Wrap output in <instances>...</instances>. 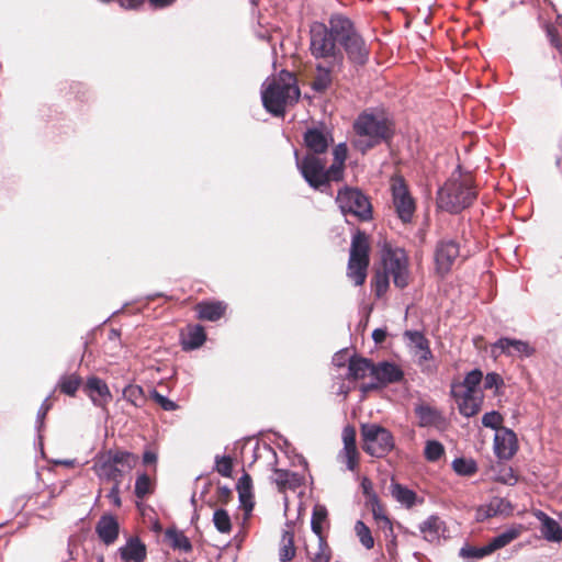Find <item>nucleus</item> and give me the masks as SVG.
Returning a JSON list of instances; mask_svg holds the SVG:
<instances>
[{"label":"nucleus","mask_w":562,"mask_h":562,"mask_svg":"<svg viewBox=\"0 0 562 562\" xmlns=\"http://www.w3.org/2000/svg\"><path fill=\"white\" fill-rule=\"evenodd\" d=\"M299 98L300 89L296 86V79L286 70H282L277 77L268 78L262 85V104L276 116L283 115L285 106L297 101Z\"/></svg>","instance_id":"nucleus-1"},{"label":"nucleus","mask_w":562,"mask_h":562,"mask_svg":"<svg viewBox=\"0 0 562 562\" xmlns=\"http://www.w3.org/2000/svg\"><path fill=\"white\" fill-rule=\"evenodd\" d=\"M336 20H345L342 15H333L328 26L324 23H314L310 30V52L316 59H324L331 67H341L344 54L337 43L340 44V35L334 30Z\"/></svg>","instance_id":"nucleus-2"},{"label":"nucleus","mask_w":562,"mask_h":562,"mask_svg":"<svg viewBox=\"0 0 562 562\" xmlns=\"http://www.w3.org/2000/svg\"><path fill=\"white\" fill-rule=\"evenodd\" d=\"M353 126L358 136L353 145L361 153L389 140L393 135L391 122L379 114L362 113Z\"/></svg>","instance_id":"nucleus-3"},{"label":"nucleus","mask_w":562,"mask_h":562,"mask_svg":"<svg viewBox=\"0 0 562 562\" xmlns=\"http://www.w3.org/2000/svg\"><path fill=\"white\" fill-rule=\"evenodd\" d=\"M475 198L471 178L453 173L438 191V206L449 213H459Z\"/></svg>","instance_id":"nucleus-4"},{"label":"nucleus","mask_w":562,"mask_h":562,"mask_svg":"<svg viewBox=\"0 0 562 562\" xmlns=\"http://www.w3.org/2000/svg\"><path fill=\"white\" fill-rule=\"evenodd\" d=\"M363 451L374 458H384L395 447L392 432L378 424H362L360 428Z\"/></svg>","instance_id":"nucleus-5"},{"label":"nucleus","mask_w":562,"mask_h":562,"mask_svg":"<svg viewBox=\"0 0 562 562\" xmlns=\"http://www.w3.org/2000/svg\"><path fill=\"white\" fill-rule=\"evenodd\" d=\"M334 30L340 35V45L344 47L349 60L356 65H364L369 58V48L363 38L357 33L352 22L336 20Z\"/></svg>","instance_id":"nucleus-6"},{"label":"nucleus","mask_w":562,"mask_h":562,"mask_svg":"<svg viewBox=\"0 0 562 562\" xmlns=\"http://www.w3.org/2000/svg\"><path fill=\"white\" fill-rule=\"evenodd\" d=\"M294 156L299 171L313 189L319 190L323 186H327L333 181L330 167L327 168L326 158L314 154H306L301 159L296 150Z\"/></svg>","instance_id":"nucleus-7"},{"label":"nucleus","mask_w":562,"mask_h":562,"mask_svg":"<svg viewBox=\"0 0 562 562\" xmlns=\"http://www.w3.org/2000/svg\"><path fill=\"white\" fill-rule=\"evenodd\" d=\"M369 266V241L367 235L358 231L351 240L348 261V277L356 285L363 284Z\"/></svg>","instance_id":"nucleus-8"},{"label":"nucleus","mask_w":562,"mask_h":562,"mask_svg":"<svg viewBox=\"0 0 562 562\" xmlns=\"http://www.w3.org/2000/svg\"><path fill=\"white\" fill-rule=\"evenodd\" d=\"M336 203L344 215L350 214L360 221H368L372 217V206L367 195L360 190L344 188L338 191Z\"/></svg>","instance_id":"nucleus-9"},{"label":"nucleus","mask_w":562,"mask_h":562,"mask_svg":"<svg viewBox=\"0 0 562 562\" xmlns=\"http://www.w3.org/2000/svg\"><path fill=\"white\" fill-rule=\"evenodd\" d=\"M384 272L393 280L398 289L408 285L411 273L408 269V257L404 249H387L383 255Z\"/></svg>","instance_id":"nucleus-10"},{"label":"nucleus","mask_w":562,"mask_h":562,"mask_svg":"<svg viewBox=\"0 0 562 562\" xmlns=\"http://www.w3.org/2000/svg\"><path fill=\"white\" fill-rule=\"evenodd\" d=\"M393 204L397 216L403 223H409L415 213V201L402 179H395L392 183Z\"/></svg>","instance_id":"nucleus-11"},{"label":"nucleus","mask_w":562,"mask_h":562,"mask_svg":"<svg viewBox=\"0 0 562 562\" xmlns=\"http://www.w3.org/2000/svg\"><path fill=\"white\" fill-rule=\"evenodd\" d=\"M459 254L460 248L457 241L452 239L439 241L435 249V263L437 273L440 276L447 274L459 257Z\"/></svg>","instance_id":"nucleus-12"},{"label":"nucleus","mask_w":562,"mask_h":562,"mask_svg":"<svg viewBox=\"0 0 562 562\" xmlns=\"http://www.w3.org/2000/svg\"><path fill=\"white\" fill-rule=\"evenodd\" d=\"M304 145L307 148V154L322 156L327 153V149L334 139L329 131L325 128L311 127L304 133Z\"/></svg>","instance_id":"nucleus-13"},{"label":"nucleus","mask_w":562,"mask_h":562,"mask_svg":"<svg viewBox=\"0 0 562 562\" xmlns=\"http://www.w3.org/2000/svg\"><path fill=\"white\" fill-rule=\"evenodd\" d=\"M497 351L499 355L504 353L509 357H531L535 355L536 349L527 341L502 337L492 345V352L496 353Z\"/></svg>","instance_id":"nucleus-14"},{"label":"nucleus","mask_w":562,"mask_h":562,"mask_svg":"<svg viewBox=\"0 0 562 562\" xmlns=\"http://www.w3.org/2000/svg\"><path fill=\"white\" fill-rule=\"evenodd\" d=\"M451 395L458 404V408L461 415L465 417H472L476 415L483 402V396L476 393H467L460 391V387L452 386Z\"/></svg>","instance_id":"nucleus-15"},{"label":"nucleus","mask_w":562,"mask_h":562,"mask_svg":"<svg viewBox=\"0 0 562 562\" xmlns=\"http://www.w3.org/2000/svg\"><path fill=\"white\" fill-rule=\"evenodd\" d=\"M494 449L499 459H512L518 450L516 434L512 429L502 428L495 435Z\"/></svg>","instance_id":"nucleus-16"},{"label":"nucleus","mask_w":562,"mask_h":562,"mask_svg":"<svg viewBox=\"0 0 562 562\" xmlns=\"http://www.w3.org/2000/svg\"><path fill=\"white\" fill-rule=\"evenodd\" d=\"M372 378L378 380L383 389L389 384L401 382L404 379V371L396 363L382 361L375 363L372 371Z\"/></svg>","instance_id":"nucleus-17"},{"label":"nucleus","mask_w":562,"mask_h":562,"mask_svg":"<svg viewBox=\"0 0 562 562\" xmlns=\"http://www.w3.org/2000/svg\"><path fill=\"white\" fill-rule=\"evenodd\" d=\"M83 392L97 406L103 407L112 400L108 384L98 376H91L83 385Z\"/></svg>","instance_id":"nucleus-18"},{"label":"nucleus","mask_w":562,"mask_h":562,"mask_svg":"<svg viewBox=\"0 0 562 562\" xmlns=\"http://www.w3.org/2000/svg\"><path fill=\"white\" fill-rule=\"evenodd\" d=\"M205 340L206 334L201 325L189 324L180 331V345L184 351L200 348Z\"/></svg>","instance_id":"nucleus-19"},{"label":"nucleus","mask_w":562,"mask_h":562,"mask_svg":"<svg viewBox=\"0 0 562 562\" xmlns=\"http://www.w3.org/2000/svg\"><path fill=\"white\" fill-rule=\"evenodd\" d=\"M99 539L106 546L114 543L120 533L117 519L112 515H102L95 525Z\"/></svg>","instance_id":"nucleus-20"},{"label":"nucleus","mask_w":562,"mask_h":562,"mask_svg":"<svg viewBox=\"0 0 562 562\" xmlns=\"http://www.w3.org/2000/svg\"><path fill=\"white\" fill-rule=\"evenodd\" d=\"M356 429L353 426H346L342 430L344 454L347 469L355 471L359 464V451L356 443Z\"/></svg>","instance_id":"nucleus-21"},{"label":"nucleus","mask_w":562,"mask_h":562,"mask_svg":"<svg viewBox=\"0 0 562 562\" xmlns=\"http://www.w3.org/2000/svg\"><path fill=\"white\" fill-rule=\"evenodd\" d=\"M415 414L418 417V425L420 427H436L440 429L446 425V418L442 413L427 404L416 406Z\"/></svg>","instance_id":"nucleus-22"},{"label":"nucleus","mask_w":562,"mask_h":562,"mask_svg":"<svg viewBox=\"0 0 562 562\" xmlns=\"http://www.w3.org/2000/svg\"><path fill=\"white\" fill-rule=\"evenodd\" d=\"M119 552L123 562H144L147 558L146 546L138 537H131Z\"/></svg>","instance_id":"nucleus-23"},{"label":"nucleus","mask_w":562,"mask_h":562,"mask_svg":"<svg viewBox=\"0 0 562 562\" xmlns=\"http://www.w3.org/2000/svg\"><path fill=\"white\" fill-rule=\"evenodd\" d=\"M94 472L101 479L113 483H122L123 469L115 467L105 453L100 456L94 463Z\"/></svg>","instance_id":"nucleus-24"},{"label":"nucleus","mask_w":562,"mask_h":562,"mask_svg":"<svg viewBox=\"0 0 562 562\" xmlns=\"http://www.w3.org/2000/svg\"><path fill=\"white\" fill-rule=\"evenodd\" d=\"M278 491L281 493L290 491H295L297 487L303 485L304 477L296 472H292L283 469L274 470V479Z\"/></svg>","instance_id":"nucleus-25"},{"label":"nucleus","mask_w":562,"mask_h":562,"mask_svg":"<svg viewBox=\"0 0 562 562\" xmlns=\"http://www.w3.org/2000/svg\"><path fill=\"white\" fill-rule=\"evenodd\" d=\"M366 506L370 508L373 518L379 529L383 530L386 535L393 533V524L386 515V508L381 503L379 497H371V501L366 502Z\"/></svg>","instance_id":"nucleus-26"},{"label":"nucleus","mask_w":562,"mask_h":562,"mask_svg":"<svg viewBox=\"0 0 562 562\" xmlns=\"http://www.w3.org/2000/svg\"><path fill=\"white\" fill-rule=\"evenodd\" d=\"M374 367L375 363L372 360L363 357L352 356L349 359L347 378L350 380H361L364 379L368 374L372 376Z\"/></svg>","instance_id":"nucleus-27"},{"label":"nucleus","mask_w":562,"mask_h":562,"mask_svg":"<svg viewBox=\"0 0 562 562\" xmlns=\"http://www.w3.org/2000/svg\"><path fill=\"white\" fill-rule=\"evenodd\" d=\"M535 516L541 522L540 531L547 540L554 542L562 541V528L557 520L541 510H537Z\"/></svg>","instance_id":"nucleus-28"},{"label":"nucleus","mask_w":562,"mask_h":562,"mask_svg":"<svg viewBox=\"0 0 562 562\" xmlns=\"http://www.w3.org/2000/svg\"><path fill=\"white\" fill-rule=\"evenodd\" d=\"M446 524L438 516H429L419 526V530L424 536V539L428 542H438L440 536L445 532Z\"/></svg>","instance_id":"nucleus-29"},{"label":"nucleus","mask_w":562,"mask_h":562,"mask_svg":"<svg viewBox=\"0 0 562 562\" xmlns=\"http://www.w3.org/2000/svg\"><path fill=\"white\" fill-rule=\"evenodd\" d=\"M236 490L238 492L241 507L246 512H251L255 503L252 494V479L249 473L244 472L237 482Z\"/></svg>","instance_id":"nucleus-30"},{"label":"nucleus","mask_w":562,"mask_h":562,"mask_svg":"<svg viewBox=\"0 0 562 562\" xmlns=\"http://www.w3.org/2000/svg\"><path fill=\"white\" fill-rule=\"evenodd\" d=\"M105 454L115 467L123 469V473L134 469L138 462V456L121 449H111Z\"/></svg>","instance_id":"nucleus-31"},{"label":"nucleus","mask_w":562,"mask_h":562,"mask_svg":"<svg viewBox=\"0 0 562 562\" xmlns=\"http://www.w3.org/2000/svg\"><path fill=\"white\" fill-rule=\"evenodd\" d=\"M348 149L346 143H339L333 150L334 162L330 166L333 181H339L344 177V166L347 158Z\"/></svg>","instance_id":"nucleus-32"},{"label":"nucleus","mask_w":562,"mask_h":562,"mask_svg":"<svg viewBox=\"0 0 562 562\" xmlns=\"http://www.w3.org/2000/svg\"><path fill=\"white\" fill-rule=\"evenodd\" d=\"M415 363L419 368L420 372L427 376H432L438 372V362L436 361L434 353L430 349H426L423 352L415 353Z\"/></svg>","instance_id":"nucleus-33"},{"label":"nucleus","mask_w":562,"mask_h":562,"mask_svg":"<svg viewBox=\"0 0 562 562\" xmlns=\"http://www.w3.org/2000/svg\"><path fill=\"white\" fill-rule=\"evenodd\" d=\"M339 68L340 67H331L329 64H326V66L317 65L316 76L312 82V88L317 92L325 91L331 83V72Z\"/></svg>","instance_id":"nucleus-34"},{"label":"nucleus","mask_w":562,"mask_h":562,"mask_svg":"<svg viewBox=\"0 0 562 562\" xmlns=\"http://www.w3.org/2000/svg\"><path fill=\"white\" fill-rule=\"evenodd\" d=\"M165 537L168 540L170 547L175 550H181L184 552H190L192 550V544L189 538L182 531H179L176 528H168L165 531Z\"/></svg>","instance_id":"nucleus-35"},{"label":"nucleus","mask_w":562,"mask_h":562,"mask_svg":"<svg viewBox=\"0 0 562 562\" xmlns=\"http://www.w3.org/2000/svg\"><path fill=\"white\" fill-rule=\"evenodd\" d=\"M294 532L284 530L281 538L279 558L282 562H289L295 557Z\"/></svg>","instance_id":"nucleus-36"},{"label":"nucleus","mask_w":562,"mask_h":562,"mask_svg":"<svg viewBox=\"0 0 562 562\" xmlns=\"http://www.w3.org/2000/svg\"><path fill=\"white\" fill-rule=\"evenodd\" d=\"M227 305L222 301L201 302L196 305V316H223Z\"/></svg>","instance_id":"nucleus-37"},{"label":"nucleus","mask_w":562,"mask_h":562,"mask_svg":"<svg viewBox=\"0 0 562 562\" xmlns=\"http://www.w3.org/2000/svg\"><path fill=\"white\" fill-rule=\"evenodd\" d=\"M81 384L82 380L80 375L72 373L60 378L58 389L63 394L75 396Z\"/></svg>","instance_id":"nucleus-38"},{"label":"nucleus","mask_w":562,"mask_h":562,"mask_svg":"<svg viewBox=\"0 0 562 562\" xmlns=\"http://www.w3.org/2000/svg\"><path fill=\"white\" fill-rule=\"evenodd\" d=\"M392 496L401 504L411 507L415 504L416 493L400 483H392L391 485Z\"/></svg>","instance_id":"nucleus-39"},{"label":"nucleus","mask_w":562,"mask_h":562,"mask_svg":"<svg viewBox=\"0 0 562 562\" xmlns=\"http://www.w3.org/2000/svg\"><path fill=\"white\" fill-rule=\"evenodd\" d=\"M328 513L325 506L317 505L313 509L311 526L313 532L318 537H324V524L327 522Z\"/></svg>","instance_id":"nucleus-40"},{"label":"nucleus","mask_w":562,"mask_h":562,"mask_svg":"<svg viewBox=\"0 0 562 562\" xmlns=\"http://www.w3.org/2000/svg\"><path fill=\"white\" fill-rule=\"evenodd\" d=\"M453 471L462 476H472L477 472V464L473 459L457 458L452 461Z\"/></svg>","instance_id":"nucleus-41"},{"label":"nucleus","mask_w":562,"mask_h":562,"mask_svg":"<svg viewBox=\"0 0 562 562\" xmlns=\"http://www.w3.org/2000/svg\"><path fill=\"white\" fill-rule=\"evenodd\" d=\"M482 379V371L479 369H474L465 375L464 381L462 383L454 384L453 386L460 387V391H464L467 393L470 392L477 394L476 387L481 383Z\"/></svg>","instance_id":"nucleus-42"},{"label":"nucleus","mask_w":562,"mask_h":562,"mask_svg":"<svg viewBox=\"0 0 562 562\" xmlns=\"http://www.w3.org/2000/svg\"><path fill=\"white\" fill-rule=\"evenodd\" d=\"M355 532L360 543L367 549L371 550L374 547V538L370 528L362 521L358 520L355 525Z\"/></svg>","instance_id":"nucleus-43"},{"label":"nucleus","mask_w":562,"mask_h":562,"mask_svg":"<svg viewBox=\"0 0 562 562\" xmlns=\"http://www.w3.org/2000/svg\"><path fill=\"white\" fill-rule=\"evenodd\" d=\"M213 522L221 533H229L232 531V520L226 509H216L213 514Z\"/></svg>","instance_id":"nucleus-44"},{"label":"nucleus","mask_w":562,"mask_h":562,"mask_svg":"<svg viewBox=\"0 0 562 562\" xmlns=\"http://www.w3.org/2000/svg\"><path fill=\"white\" fill-rule=\"evenodd\" d=\"M123 397L135 406H142L145 402L143 387L135 384H130L124 387Z\"/></svg>","instance_id":"nucleus-45"},{"label":"nucleus","mask_w":562,"mask_h":562,"mask_svg":"<svg viewBox=\"0 0 562 562\" xmlns=\"http://www.w3.org/2000/svg\"><path fill=\"white\" fill-rule=\"evenodd\" d=\"M445 454V447L437 440H428L425 446L424 456L427 461L436 462Z\"/></svg>","instance_id":"nucleus-46"},{"label":"nucleus","mask_w":562,"mask_h":562,"mask_svg":"<svg viewBox=\"0 0 562 562\" xmlns=\"http://www.w3.org/2000/svg\"><path fill=\"white\" fill-rule=\"evenodd\" d=\"M493 553L488 544L477 548L472 546H465L461 548L460 555L464 559L469 560H477L482 559L488 554Z\"/></svg>","instance_id":"nucleus-47"},{"label":"nucleus","mask_w":562,"mask_h":562,"mask_svg":"<svg viewBox=\"0 0 562 562\" xmlns=\"http://www.w3.org/2000/svg\"><path fill=\"white\" fill-rule=\"evenodd\" d=\"M518 537V532L516 530H507L496 537H494L490 543L488 547L491 548L492 552L504 548L508 543H510L513 540H515Z\"/></svg>","instance_id":"nucleus-48"},{"label":"nucleus","mask_w":562,"mask_h":562,"mask_svg":"<svg viewBox=\"0 0 562 562\" xmlns=\"http://www.w3.org/2000/svg\"><path fill=\"white\" fill-rule=\"evenodd\" d=\"M153 493L151 480L147 474H140L135 482V495L137 498H145L148 494Z\"/></svg>","instance_id":"nucleus-49"},{"label":"nucleus","mask_w":562,"mask_h":562,"mask_svg":"<svg viewBox=\"0 0 562 562\" xmlns=\"http://www.w3.org/2000/svg\"><path fill=\"white\" fill-rule=\"evenodd\" d=\"M215 470L224 477H231L233 473V459L229 456L215 457Z\"/></svg>","instance_id":"nucleus-50"},{"label":"nucleus","mask_w":562,"mask_h":562,"mask_svg":"<svg viewBox=\"0 0 562 562\" xmlns=\"http://www.w3.org/2000/svg\"><path fill=\"white\" fill-rule=\"evenodd\" d=\"M405 335L409 338L414 345L415 353L423 352L426 349H430L429 340L419 331H406Z\"/></svg>","instance_id":"nucleus-51"},{"label":"nucleus","mask_w":562,"mask_h":562,"mask_svg":"<svg viewBox=\"0 0 562 562\" xmlns=\"http://www.w3.org/2000/svg\"><path fill=\"white\" fill-rule=\"evenodd\" d=\"M503 416L496 411L485 413L482 417V424L484 427L495 429L498 431L503 428Z\"/></svg>","instance_id":"nucleus-52"},{"label":"nucleus","mask_w":562,"mask_h":562,"mask_svg":"<svg viewBox=\"0 0 562 562\" xmlns=\"http://www.w3.org/2000/svg\"><path fill=\"white\" fill-rule=\"evenodd\" d=\"M151 400L158 404L164 411L172 412L176 411L179 406L173 401L167 398L166 396L161 395L158 391L153 390L150 392Z\"/></svg>","instance_id":"nucleus-53"},{"label":"nucleus","mask_w":562,"mask_h":562,"mask_svg":"<svg viewBox=\"0 0 562 562\" xmlns=\"http://www.w3.org/2000/svg\"><path fill=\"white\" fill-rule=\"evenodd\" d=\"M390 277L385 272H378L374 277V291L378 296H382L390 283Z\"/></svg>","instance_id":"nucleus-54"},{"label":"nucleus","mask_w":562,"mask_h":562,"mask_svg":"<svg viewBox=\"0 0 562 562\" xmlns=\"http://www.w3.org/2000/svg\"><path fill=\"white\" fill-rule=\"evenodd\" d=\"M319 550L313 558V562H329L330 549L326 542L325 537L318 538Z\"/></svg>","instance_id":"nucleus-55"},{"label":"nucleus","mask_w":562,"mask_h":562,"mask_svg":"<svg viewBox=\"0 0 562 562\" xmlns=\"http://www.w3.org/2000/svg\"><path fill=\"white\" fill-rule=\"evenodd\" d=\"M504 384L502 376L496 372H490L484 378V389H498Z\"/></svg>","instance_id":"nucleus-56"},{"label":"nucleus","mask_w":562,"mask_h":562,"mask_svg":"<svg viewBox=\"0 0 562 562\" xmlns=\"http://www.w3.org/2000/svg\"><path fill=\"white\" fill-rule=\"evenodd\" d=\"M233 496L232 490L227 486H218L216 490V502L226 505Z\"/></svg>","instance_id":"nucleus-57"},{"label":"nucleus","mask_w":562,"mask_h":562,"mask_svg":"<svg viewBox=\"0 0 562 562\" xmlns=\"http://www.w3.org/2000/svg\"><path fill=\"white\" fill-rule=\"evenodd\" d=\"M120 485L121 483H113V486L106 494V497L110 499V502L117 508L122 506V499L120 495Z\"/></svg>","instance_id":"nucleus-58"},{"label":"nucleus","mask_w":562,"mask_h":562,"mask_svg":"<svg viewBox=\"0 0 562 562\" xmlns=\"http://www.w3.org/2000/svg\"><path fill=\"white\" fill-rule=\"evenodd\" d=\"M361 488L362 493L366 497V502L371 501V497H379L376 493L373 491V484L369 477H363L361 480Z\"/></svg>","instance_id":"nucleus-59"},{"label":"nucleus","mask_w":562,"mask_h":562,"mask_svg":"<svg viewBox=\"0 0 562 562\" xmlns=\"http://www.w3.org/2000/svg\"><path fill=\"white\" fill-rule=\"evenodd\" d=\"M547 36L553 47L562 52V40L560 38L558 31L553 26L547 27Z\"/></svg>","instance_id":"nucleus-60"},{"label":"nucleus","mask_w":562,"mask_h":562,"mask_svg":"<svg viewBox=\"0 0 562 562\" xmlns=\"http://www.w3.org/2000/svg\"><path fill=\"white\" fill-rule=\"evenodd\" d=\"M117 2L124 9L134 10L142 5L144 0H117Z\"/></svg>","instance_id":"nucleus-61"},{"label":"nucleus","mask_w":562,"mask_h":562,"mask_svg":"<svg viewBox=\"0 0 562 562\" xmlns=\"http://www.w3.org/2000/svg\"><path fill=\"white\" fill-rule=\"evenodd\" d=\"M382 386L380 385V383L378 382V380H375L374 382H371V383H363L361 384L360 386V390L363 392V393H369V392H372V391H376V390H381Z\"/></svg>","instance_id":"nucleus-62"},{"label":"nucleus","mask_w":562,"mask_h":562,"mask_svg":"<svg viewBox=\"0 0 562 562\" xmlns=\"http://www.w3.org/2000/svg\"><path fill=\"white\" fill-rule=\"evenodd\" d=\"M372 338L376 344H382L386 338V331L381 328H376L372 333Z\"/></svg>","instance_id":"nucleus-63"},{"label":"nucleus","mask_w":562,"mask_h":562,"mask_svg":"<svg viewBox=\"0 0 562 562\" xmlns=\"http://www.w3.org/2000/svg\"><path fill=\"white\" fill-rule=\"evenodd\" d=\"M157 461V454L153 451H145L143 454V462L145 465L154 464Z\"/></svg>","instance_id":"nucleus-64"}]
</instances>
